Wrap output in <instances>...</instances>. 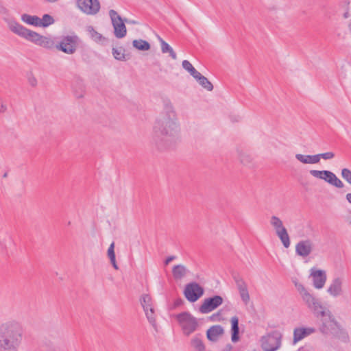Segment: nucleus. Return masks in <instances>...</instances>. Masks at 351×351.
Here are the masks:
<instances>
[{
	"label": "nucleus",
	"instance_id": "423d86ee",
	"mask_svg": "<svg viewBox=\"0 0 351 351\" xmlns=\"http://www.w3.org/2000/svg\"><path fill=\"white\" fill-rule=\"evenodd\" d=\"M309 173L313 178L324 180L328 184L337 188L341 189L344 186L343 182L339 179L332 171L328 170H310Z\"/></svg>",
	"mask_w": 351,
	"mask_h": 351
},
{
	"label": "nucleus",
	"instance_id": "b1692460",
	"mask_svg": "<svg viewBox=\"0 0 351 351\" xmlns=\"http://www.w3.org/2000/svg\"><path fill=\"white\" fill-rule=\"evenodd\" d=\"M237 154L239 159L243 165L248 166L252 163L253 157L250 153L243 150H238Z\"/></svg>",
	"mask_w": 351,
	"mask_h": 351
},
{
	"label": "nucleus",
	"instance_id": "412c9836",
	"mask_svg": "<svg viewBox=\"0 0 351 351\" xmlns=\"http://www.w3.org/2000/svg\"><path fill=\"white\" fill-rule=\"evenodd\" d=\"M223 299L219 295L204 299L200 307H218L223 304Z\"/></svg>",
	"mask_w": 351,
	"mask_h": 351
},
{
	"label": "nucleus",
	"instance_id": "58836bf2",
	"mask_svg": "<svg viewBox=\"0 0 351 351\" xmlns=\"http://www.w3.org/2000/svg\"><path fill=\"white\" fill-rule=\"evenodd\" d=\"M319 157V162L320 161L321 158H323L324 160H330L335 157V154L332 152H328L322 154H317Z\"/></svg>",
	"mask_w": 351,
	"mask_h": 351
},
{
	"label": "nucleus",
	"instance_id": "49530a36",
	"mask_svg": "<svg viewBox=\"0 0 351 351\" xmlns=\"http://www.w3.org/2000/svg\"><path fill=\"white\" fill-rule=\"evenodd\" d=\"M219 313H217V314H213L211 317V319L213 320V321H217V320H219V319H217V317L219 316Z\"/></svg>",
	"mask_w": 351,
	"mask_h": 351
},
{
	"label": "nucleus",
	"instance_id": "de8ad7c7",
	"mask_svg": "<svg viewBox=\"0 0 351 351\" xmlns=\"http://www.w3.org/2000/svg\"><path fill=\"white\" fill-rule=\"evenodd\" d=\"M276 9H277V7H276V6H275V5L269 6V7L268 8V10H269V11H274V10H276Z\"/></svg>",
	"mask_w": 351,
	"mask_h": 351
},
{
	"label": "nucleus",
	"instance_id": "8fccbe9b",
	"mask_svg": "<svg viewBox=\"0 0 351 351\" xmlns=\"http://www.w3.org/2000/svg\"><path fill=\"white\" fill-rule=\"evenodd\" d=\"M343 16H344V18H348V12H346V13L343 14Z\"/></svg>",
	"mask_w": 351,
	"mask_h": 351
},
{
	"label": "nucleus",
	"instance_id": "6e6552de",
	"mask_svg": "<svg viewBox=\"0 0 351 351\" xmlns=\"http://www.w3.org/2000/svg\"><path fill=\"white\" fill-rule=\"evenodd\" d=\"M176 317L185 335L189 336L197 329V322L189 313L184 312L180 313Z\"/></svg>",
	"mask_w": 351,
	"mask_h": 351
},
{
	"label": "nucleus",
	"instance_id": "c9c22d12",
	"mask_svg": "<svg viewBox=\"0 0 351 351\" xmlns=\"http://www.w3.org/2000/svg\"><path fill=\"white\" fill-rule=\"evenodd\" d=\"M140 303L142 307H147L152 305V298L149 295L144 294L140 299Z\"/></svg>",
	"mask_w": 351,
	"mask_h": 351
},
{
	"label": "nucleus",
	"instance_id": "f03ea898",
	"mask_svg": "<svg viewBox=\"0 0 351 351\" xmlns=\"http://www.w3.org/2000/svg\"><path fill=\"white\" fill-rule=\"evenodd\" d=\"M24 330L22 325L10 321L0 325V351H19L23 341Z\"/></svg>",
	"mask_w": 351,
	"mask_h": 351
},
{
	"label": "nucleus",
	"instance_id": "a211bd4d",
	"mask_svg": "<svg viewBox=\"0 0 351 351\" xmlns=\"http://www.w3.org/2000/svg\"><path fill=\"white\" fill-rule=\"evenodd\" d=\"M314 329L311 328H296L293 331V343H296L298 341L304 339L306 336L313 332Z\"/></svg>",
	"mask_w": 351,
	"mask_h": 351
},
{
	"label": "nucleus",
	"instance_id": "cd10ccee",
	"mask_svg": "<svg viewBox=\"0 0 351 351\" xmlns=\"http://www.w3.org/2000/svg\"><path fill=\"white\" fill-rule=\"evenodd\" d=\"M133 47L141 51H148L150 49L149 43L144 40H134L132 42Z\"/></svg>",
	"mask_w": 351,
	"mask_h": 351
},
{
	"label": "nucleus",
	"instance_id": "a878e982",
	"mask_svg": "<svg viewBox=\"0 0 351 351\" xmlns=\"http://www.w3.org/2000/svg\"><path fill=\"white\" fill-rule=\"evenodd\" d=\"M194 78L199 82V84L208 91H211L213 89L212 83L199 72Z\"/></svg>",
	"mask_w": 351,
	"mask_h": 351
},
{
	"label": "nucleus",
	"instance_id": "9b49d317",
	"mask_svg": "<svg viewBox=\"0 0 351 351\" xmlns=\"http://www.w3.org/2000/svg\"><path fill=\"white\" fill-rule=\"evenodd\" d=\"M309 278H311L313 287L316 289H321L324 287L327 280L326 272L313 267L310 269Z\"/></svg>",
	"mask_w": 351,
	"mask_h": 351
},
{
	"label": "nucleus",
	"instance_id": "ddd939ff",
	"mask_svg": "<svg viewBox=\"0 0 351 351\" xmlns=\"http://www.w3.org/2000/svg\"><path fill=\"white\" fill-rule=\"evenodd\" d=\"M78 8L87 14H95L100 8L98 0H77Z\"/></svg>",
	"mask_w": 351,
	"mask_h": 351
},
{
	"label": "nucleus",
	"instance_id": "0eeeda50",
	"mask_svg": "<svg viewBox=\"0 0 351 351\" xmlns=\"http://www.w3.org/2000/svg\"><path fill=\"white\" fill-rule=\"evenodd\" d=\"M281 334L277 331H271L261 339V347L264 351H276L281 345Z\"/></svg>",
	"mask_w": 351,
	"mask_h": 351
},
{
	"label": "nucleus",
	"instance_id": "e433bc0d",
	"mask_svg": "<svg viewBox=\"0 0 351 351\" xmlns=\"http://www.w3.org/2000/svg\"><path fill=\"white\" fill-rule=\"evenodd\" d=\"M341 176L348 184L351 185V170L348 168L341 169Z\"/></svg>",
	"mask_w": 351,
	"mask_h": 351
},
{
	"label": "nucleus",
	"instance_id": "c85d7f7f",
	"mask_svg": "<svg viewBox=\"0 0 351 351\" xmlns=\"http://www.w3.org/2000/svg\"><path fill=\"white\" fill-rule=\"evenodd\" d=\"M108 256L110 258V263L112 265L113 267L117 270L119 269V267L116 262V257H115V253H114V243L112 242L108 249Z\"/></svg>",
	"mask_w": 351,
	"mask_h": 351
},
{
	"label": "nucleus",
	"instance_id": "09e8293b",
	"mask_svg": "<svg viewBox=\"0 0 351 351\" xmlns=\"http://www.w3.org/2000/svg\"><path fill=\"white\" fill-rule=\"evenodd\" d=\"M177 306H180L183 304V301L182 300H178L176 303Z\"/></svg>",
	"mask_w": 351,
	"mask_h": 351
},
{
	"label": "nucleus",
	"instance_id": "4468645a",
	"mask_svg": "<svg viewBox=\"0 0 351 351\" xmlns=\"http://www.w3.org/2000/svg\"><path fill=\"white\" fill-rule=\"evenodd\" d=\"M235 283L243 304L245 306L250 305V296L247 283L242 278L236 279Z\"/></svg>",
	"mask_w": 351,
	"mask_h": 351
},
{
	"label": "nucleus",
	"instance_id": "9d476101",
	"mask_svg": "<svg viewBox=\"0 0 351 351\" xmlns=\"http://www.w3.org/2000/svg\"><path fill=\"white\" fill-rule=\"evenodd\" d=\"M109 16L114 28V34L116 38H122L127 34V29L122 18L114 10L109 11Z\"/></svg>",
	"mask_w": 351,
	"mask_h": 351
},
{
	"label": "nucleus",
	"instance_id": "603ef678",
	"mask_svg": "<svg viewBox=\"0 0 351 351\" xmlns=\"http://www.w3.org/2000/svg\"><path fill=\"white\" fill-rule=\"evenodd\" d=\"M254 351H256V350H254Z\"/></svg>",
	"mask_w": 351,
	"mask_h": 351
},
{
	"label": "nucleus",
	"instance_id": "f3484780",
	"mask_svg": "<svg viewBox=\"0 0 351 351\" xmlns=\"http://www.w3.org/2000/svg\"><path fill=\"white\" fill-rule=\"evenodd\" d=\"M189 273V269L183 264H178L174 265L172 268V276L176 280H180L183 279Z\"/></svg>",
	"mask_w": 351,
	"mask_h": 351
},
{
	"label": "nucleus",
	"instance_id": "5701e85b",
	"mask_svg": "<svg viewBox=\"0 0 351 351\" xmlns=\"http://www.w3.org/2000/svg\"><path fill=\"white\" fill-rule=\"evenodd\" d=\"M86 30L88 33L91 39L95 42L99 44H104L106 41V38L103 36L101 34L97 32L93 26H87L86 27Z\"/></svg>",
	"mask_w": 351,
	"mask_h": 351
},
{
	"label": "nucleus",
	"instance_id": "bb28decb",
	"mask_svg": "<svg viewBox=\"0 0 351 351\" xmlns=\"http://www.w3.org/2000/svg\"><path fill=\"white\" fill-rule=\"evenodd\" d=\"M21 21L30 25L38 26L40 25V18L37 16H32L27 14H23L21 17Z\"/></svg>",
	"mask_w": 351,
	"mask_h": 351
},
{
	"label": "nucleus",
	"instance_id": "79ce46f5",
	"mask_svg": "<svg viewBox=\"0 0 351 351\" xmlns=\"http://www.w3.org/2000/svg\"><path fill=\"white\" fill-rule=\"evenodd\" d=\"M8 110V105L5 101L0 97V113H5Z\"/></svg>",
	"mask_w": 351,
	"mask_h": 351
},
{
	"label": "nucleus",
	"instance_id": "dca6fc26",
	"mask_svg": "<svg viewBox=\"0 0 351 351\" xmlns=\"http://www.w3.org/2000/svg\"><path fill=\"white\" fill-rule=\"evenodd\" d=\"M313 243L309 240L300 241L295 245L296 253L302 257L308 256L312 252Z\"/></svg>",
	"mask_w": 351,
	"mask_h": 351
},
{
	"label": "nucleus",
	"instance_id": "7ed1b4c3",
	"mask_svg": "<svg viewBox=\"0 0 351 351\" xmlns=\"http://www.w3.org/2000/svg\"><path fill=\"white\" fill-rule=\"evenodd\" d=\"M4 21L9 30L14 34L44 48L53 47V42L49 38L26 28L14 19L4 18Z\"/></svg>",
	"mask_w": 351,
	"mask_h": 351
},
{
	"label": "nucleus",
	"instance_id": "4be33fe9",
	"mask_svg": "<svg viewBox=\"0 0 351 351\" xmlns=\"http://www.w3.org/2000/svg\"><path fill=\"white\" fill-rule=\"evenodd\" d=\"M231 339L232 342H237L239 339V319L236 316L231 319Z\"/></svg>",
	"mask_w": 351,
	"mask_h": 351
},
{
	"label": "nucleus",
	"instance_id": "72a5a7b5",
	"mask_svg": "<svg viewBox=\"0 0 351 351\" xmlns=\"http://www.w3.org/2000/svg\"><path fill=\"white\" fill-rule=\"evenodd\" d=\"M54 20L52 16L49 14H44L42 19H40V25L38 26L47 27L53 24Z\"/></svg>",
	"mask_w": 351,
	"mask_h": 351
},
{
	"label": "nucleus",
	"instance_id": "c03bdc74",
	"mask_svg": "<svg viewBox=\"0 0 351 351\" xmlns=\"http://www.w3.org/2000/svg\"><path fill=\"white\" fill-rule=\"evenodd\" d=\"M199 309L202 313H208L211 312L213 310H214L215 308H199Z\"/></svg>",
	"mask_w": 351,
	"mask_h": 351
},
{
	"label": "nucleus",
	"instance_id": "f257e3e1",
	"mask_svg": "<svg viewBox=\"0 0 351 351\" xmlns=\"http://www.w3.org/2000/svg\"><path fill=\"white\" fill-rule=\"evenodd\" d=\"M179 133L180 125L176 112L171 105H167L154 123L153 141L158 146L166 145L174 141Z\"/></svg>",
	"mask_w": 351,
	"mask_h": 351
},
{
	"label": "nucleus",
	"instance_id": "7c9ffc66",
	"mask_svg": "<svg viewBox=\"0 0 351 351\" xmlns=\"http://www.w3.org/2000/svg\"><path fill=\"white\" fill-rule=\"evenodd\" d=\"M335 326L338 328V331L336 334L337 337L345 343L349 342L350 338L348 332L344 329L341 328L339 324L338 326Z\"/></svg>",
	"mask_w": 351,
	"mask_h": 351
},
{
	"label": "nucleus",
	"instance_id": "2f4dec72",
	"mask_svg": "<svg viewBox=\"0 0 351 351\" xmlns=\"http://www.w3.org/2000/svg\"><path fill=\"white\" fill-rule=\"evenodd\" d=\"M182 67L187 71L193 77L194 76H197L199 74V71H197L193 66L191 64V62L188 60H183L182 63Z\"/></svg>",
	"mask_w": 351,
	"mask_h": 351
},
{
	"label": "nucleus",
	"instance_id": "20e7f679",
	"mask_svg": "<svg viewBox=\"0 0 351 351\" xmlns=\"http://www.w3.org/2000/svg\"><path fill=\"white\" fill-rule=\"evenodd\" d=\"M313 314L321 322L320 331L324 334H327L330 329L338 326L329 308H313Z\"/></svg>",
	"mask_w": 351,
	"mask_h": 351
},
{
	"label": "nucleus",
	"instance_id": "1a4fd4ad",
	"mask_svg": "<svg viewBox=\"0 0 351 351\" xmlns=\"http://www.w3.org/2000/svg\"><path fill=\"white\" fill-rule=\"evenodd\" d=\"M80 43V38L76 35L64 37L56 48L66 54H73L75 52Z\"/></svg>",
	"mask_w": 351,
	"mask_h": 351
},
{
	"label": "nucleus",
	"instance_id": "6ab92c4d",
	"mask_svg": "<svg viewBox=\"0 0 351 351\" xmlns=\"http://www.w3.org/2000/svg\"><path fill=\"white\" fill-rule=\"evenodd\" d=\"M223 333V328L219 325L211 326L206 332V336L209 341L215 342L218 337Z\"/></svg>",
	"mask_w": 351,
	"mask_h": 351
},
{
	"label": "nucleus",
	"instance_id": "39448f33",
	"mask_svg": "<svg viewBox=\"0 0 351 351\" xmlns=\"http://www.w3.org/2000/svg\"><path fill=\"white\" fill-rule=\"evenodd\" d=\"M269 222L283 246L285 248H288L291 245V241L288 232L283 225L282 221L278 217L274 215L271 217Z\"/></svg>",
	"mask_w": 351,
	"mask_h": 351
},
{
	"label": "nucleus",
	"instance_id": "aec40b11",
	"mask_svg": "<svg viewBox=\"0 0 351 351\" xmlns=\"http://www.w3.org/2000/svg\"><path fill=\"white\" fill-rule=\"evenodd\" d=\"M295 158L302 164H317L319 163V157L315 155H304L302 154H295Z\"/></svg>",
	"mask_w": 351,
	"mask_h": 351
},
{
	"label": "nucleus",
	"instance_id": "393cba45",
	"mask_svg": "<svg viewBox=\"0 0 351 351\" xmlns=\"http://www.w3.org/2000/svg\"><path fill=\"white\" fill-rule=\"evenodd\" d=\"M158 40L160 43L162 52L163 53H169L172 59L176 60L177 55L173 48L160 37H158Z\"/></svg>",
	"mask_w": 351,
	"mask_h": 351
},
{
	"label": "nucleus",
	"instance_id": "f704fd0d",
	"mask_svg": "<svg viewBox=\"0 0 351 351\" xmlns=\"http://www.w3.org/2000/svg\"><path fill=\"white\" fill-rule=\"evenodd\" d=\"M124 50L122 48H113L112 49V54L115 59L118 60H125V57L123 53Z\"/></svg>",
	"mask_w": 351,
	"mask_h": 351
},
{
	"label": "nucleus",
	"instance_id": "3c124183",
	"mask_svg": "<svg viewBox=\"0 0 351 351\" xmlns=\"http://www.w3.org/2000/svg\"><path fill=\"white\" fill-rule=\"evenodd\" d=\"M348 223L351 226V217L348 219Z\"/></svg>",
	"mask_w": 351,
	"mask_h": 351
},
{
	"label": "nucleus",
	"instance_id": "ea45409f",
	"mask_svg": "<svg viewBox=\"0 0 351 351\" xmlns=\"http://www.w3.org/2000/svg\"><path fill=\"white\" fill-rule=\"evenodd\" d=\"M27 80H28L29 84L31 86L35 87L37 86V84H38L37 79L32 73H30L28 75Z\"/></svg>",
	"mask_w": 351,
	"mask_h": 351
},
{
	"label": "nucleus",
	"instance_id": "a19ab883",
	"mask_svg": "<svg viewBox=\"0 0 351 351\" xmlns=\"http://www.w3.org/2000/svg\"><path fill=\"white\" fill-rule=\"evenodd\" d=\"M293 282L298 291L300 293V295L303 294L305 291H307L306 288L304 287V285L300 282L296 280H294Z\"/></svg>",
	"mask_w": 351,
	"mask_h": 351
},
{
	"label": "nucleus",
	"instance_id": "f8f14e48",
	"mask_svg": "<svg viewBox=\"0 0 351 351\" xmlns=\"http://www.w3.org/2000/svg\"><path fill=\"white\" fill-rule=\"evenodd\" d=\"M184 294L189 301L193 302L204 294V289L197 283L191 282L186 285Z\"/></svg>",
	"mask_w": 351,
	"mask_h": 351
},
{
	"label": "nucleus",
	"instance_id": "2eb2a0df",
	"mask_svg": "<svg viewBox=\"0 0 351 351\" xmlns=\"http://www.w3.org/2000/svg\"><path fill=\"white\" fill-rule=\"evenodd\" d=\"M343 279L342 278H335L331 281L327 292L332 297L340 296L343 293Z\"/></svg>",
	"mask_w": 351,
	"mask_h": 351
},
{
	"label": "nucleus",
	"instance_id": "a18cd8bd",
	"mask_svg": "<svg viewBox=\"0 0 351 351\" xmlns=\"http://www.w3.org/2000/svg\"><path fill=\"white\" fill-rule=\"evenodd\" d=\"M346 199L347 202L350 204H351V193H348L346 194Z\"/></svg>",
	"mask_w": 351,
	"mask_h": 351
},
{
	"label": "nucleus",
	"instance_id": "37998d69",
	"mask_svg": "<svg viewBox=\"0 0 351 351\" xmlns=\"http://www.w3.org/2000/svg\"><path fill=\"white\" fill-rule=\"evenodd\" d=\"M176 259V256H168L166 260L165 261V265H169L172 261L175 260Z\"/></svg>",
	"mask_w": 351,
	"mask_h": 351
},
{
	"label": "nucleus",
	"instance_id": "c756f323",
	"mask_svg": "<svg viewBox=\"0 0 351 351\" xmlns=\"http://www.w3.org/2000/svg\"><path fill=\"white\" fill-rule=\"evenodd\" d=\"M145 315L149 321V322L152 324V326L156 329L157 328L156 317H155V311L154 308H143Z\"/></svg>",
	"mask_w": 351,
	"mask_h": 351
},
{
	"label": "nucleus",
	"instance_id": "473e14b6",
	"mask_svg": "<svg viewBox=\"0 0 351 351\" xmlns=\"http://www.w3.org/2000/svg\"><path fill=\"white\" fill-rule=\"evenodd\" d=\"M191 344L197 350V351L205 350V346L202 341L197 337H195L194 339H192Z\"/></svg>",
	"mask_w": 351,
	"mask_h": 351
},
{
	"label": "nucleus",
	"instance_id": "4c0bfd02",
	"mask_svg": "<svg viewBox=\"0 0 351 351\" xmlns=\"http://www.w3.org/2000/svg\"><path fill=\"white\" fill-rule=\"evenodd\" d=\"M302 299L306 302V303L310 305L311 304H315L314 300V298L311 294H310L308 291H305L303 294L301 295Z\"/></svg>",
	"mask_w": 351,
	"mask_h": 351
}]
</instances>
